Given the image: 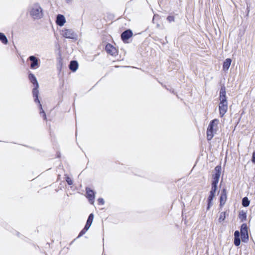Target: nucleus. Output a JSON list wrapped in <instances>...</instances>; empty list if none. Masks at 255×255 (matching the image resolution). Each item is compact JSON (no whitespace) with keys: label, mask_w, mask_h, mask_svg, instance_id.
<instances>
[{"label":"nucleus","mask_w":255,"mask_h":255,"mask_svg":"<svg viewBox=\"0 0 255 255\" xmlns=\"http://www.w3.org/2000/svg\"><path fill=\"white\" fill-rule=\"evenodd\" d=\"M226 94L225 87H222L220 91V102L219 104V111L221 117H223L228 110V103Z\"/></svg>","instance_id":"obj_1"},{"label":"nucleus","mask_w":255,"mask_h":255,"mask_svg":"<svg viewBox=\"0 0 255 255\" xmlns=\"http://www.w3.org/2000/svg\"><path fill=\"white\" fill-rule=\"evenodd\" d=\"M219 122L218 120L214 119L210 123L207 130V138L208 140H211L216 133L218 129Z\"/></svg>","instance_id":"obj_2"},{"label":"nucleus","mask_w":255,"mask_h":255,"mask_svg":"<svg viewBox=\"0 0 255 255\" xmlns=\"http://www.w3.org/2000/svg\"><path fill=\"white\" fill-rule=\"evenodd\" d=\"M38 88V84L35 78L33 76V95L36 96V99L34 100L35 102L39 106V109L40 110V113H43V117L45 119H46V115L44 113L43 110L42 108V105L40 103L39 100L38 99V91H37V89Z\"/></svg>","instance_id":"obj_3"},{"label":"nucleus","mask_w":255,"mask_h":255,"mask_svg":"<svg viewBox=\"0 0 255 255\" xmlns=\"http://www.w3.org/2000/svg\"><path fill=\"white\" fill-rule=\"evenodd\" d=\"M42 16L43 12L41 6L38 4H35L33 6V19H39Z\"/></svg>","instance_id":"obj_4"},{"label":"nucleus","mask_w":255,"mask_h":255,"mask_svg":"<svg viewBox=\"0 0 255 255\" xmlns=\"http://www.w3.org/2000/svg\"><path fill=\"white\" fill-rule=\"evenodd\" d=\"M241 235L242 240L246 243L249 240L248 229L246 224H243L241 227Z\"/></svg>","instance_id":"obj_5"},{"label":"nucleus","mask_w":255,"mask_h":255,"mask_svg":"<svg viewBox=\"0 0 255 255\" xmlns=\"http://www.w3.org/2000/svg\"><path fill=\"white\" fill-rule=\"evenodd\" d=\"M94 219V215L93 214H91L87 220L86 225L85 226L84 229L81 231L80 235L85 234V233L91 227Z\"/></svg>","instance_id":"obj_6"},{"label":"nucleus","mask_w":255,"mask_h":255,"mask_svg":"<svg viewBox=\"0 0 255 255\" xmlns=\"http://www.w3.org/2000/svg\"><path fill=\"white\" fill-rule=\"evenodd\" d=\"M62 35L66 38L73 39L74 38L75 34L74 32L69 29H64L62 31Z\"/></svg>","instance_id":"obj_7"},{"label":"nucleus","mask_w":255,"mask_h":255,"mask_svg":"<svg viewBox=\"0 0 255 255\" xmlns=\"http://www.w3.org/2000/svg\"><path fill=\"white\" fill-rule=\"evenodd\" d=\"M106 50L107 52L112 55H114L117 54V50L111 44H108L106 46Z\"/></svg>","instance_id":"obj_8"},{"label":"nucleus","mask_w":255,"mask_h":255,"mask_svg":"<svg viewBox=\"0 0 255 255\" xmlns=\"http://www.w3.org/2000/svg\"><path fill=\"white\" fill-rule=\"evenodd\" d=\"M227 192L225 189H223L220 198V206H222L225 205L227 200Z\"/></svg>","instance_id":"obj_9"},{"label":"nucleus","mask_w":255,"mask_h":255,"mask_svg":"<svg viewBox=\"0 0 255 255\" xmlns=\"http://www.w3.org/2000/svg\"><path fill=\"white\" fill-rule=\"evenodd\" d=\"M87 197L89 199L90 202L93 204L94 202L95 194L92 190L90 189H86Z\"/></svg>","instance_id":"obj_10"},{"label":"nucleus","mask_w":255,"mask_h":255,"mask_svg":"<svg viewBox=\"0 0 255 255\" xmlns=\"http://www.w3.org/2000/svg\"><path fill=\"white\" fill-rule=\"evenodd\" d=\"M56 22L57 25L62 26L66 23V19L63 15L58 14L57 16Z\"/></svg>","instance_id":"obj_11"},{"label":"nucleus","mask_w":255,"mask_h":255,"mask_svg":"<svg viewBox=\"0 0 255 255\" xmlns=\"http://www.w3.org/2000/svg\"><path fill=\"white\" fill-rule=\"evenodd\" d=\"M232 62V60L230 58L226 59L224 62L223 65V70L224 71H227L229 70Z\"/></svg>","instance_id":"obj_12"},{"label":"nucleus","mask_w":255,"mask_h":255,"mask_svg":"<svg viewBox=\"0 0 255 255\" xmlns=\"http://www.w3.org/2000/svg\"><path fill=\"white\" fill-rule=\"evenodd\" d=\"M132 35V33L131 31L127 30V31H124L122 33L121 36H122V39L124 41H125V40L129 39L130 37H131Z\"/></svg>","instance_id":"obj_13"},{"label":"nucleus","mask_w":255,"mask_h":255,"mask_svg":"<svg viewBox=\"0 0 255 255\" xmlns=\"http://www.w3.org/2000/svg\"><path fill=\"white\" fill-rule=\"evenodd\" d=\"M240 232L239 231H235V234H234V236H235L234 244L236 246H239L240 245L241 240L240 239Z\"/></svg>","instance_id":"obj_14"},{"label":"nucleus","mask_w":255,"mask_h":255,"mask_svg":"<svg viewBox=\"0 0 255 255\" xmlns=\"http://www.w3.org/2000/svg\"><path fill=\"white\" fill-rule=\"evenodd\" d=\"M221 172V167L220 166H217L215 168V173L213 175V178L218 179L219 180Z\"/></svg>","instance_id":"obj_15"},{"label":"nucleus","mask_w":255,"mask_h":255,"mask_svg":"<svg viewBox=\"0 0 255 255\" xmlns=\"http://www.w3.org/2000/svg\"><path fill=\"white\" fill-rule=\"evenodd\" d=\"M0 41L4 45L8 43V41L5 34L2 32H0Z\"/></svg>","instance_id":"obj_16"},{"label":"nucleus","mask_w":255,"mask_h":255,"mask_svg":"<svg viewBox=\"0 0 255 255\" xmlns=\"http://www.w3.org/2000/svg\"><path fill=\"white\" fill-rule=\"evenodd\" d=\"M78 67V64L75 61H72L70 62L69 68L73 71H76Z\"/></svg>","instance_id":"obj_17"},{"label":"nucleus","mask_w":255,"mask_h":255,"mask_svg":"<svg viewBox=\"0 0 255 255\" xmlns=\"http://www.w3.org/2000/svg\"><path fill=\"white\" fill-rule=\"evenodd\" d=\"M215 195L210 194L208 198V204L207 206V210H209L210 209V207L212 206V200L215 197Z\"/></svg>","instance_id":"obj_18"},{"label":"nucleus","mask_w":255,"mask_h":255,"mask_svg":"<svg viewBox=\"0 0 255 255\" xmlns=\"http://www.w3.org/2000/svg\"><path fill=\"white\" fill-rule=\"evenodd\" d=\"M14 233H15V235L18 236L19 238H21V239L24 240L25 242H28V240H29L26 237H24L22 235H21L19 232L14 231Z\"/></svg>","instance_id":"obj_19"},{"label":"nucleus","mask_w":255,"mask_h":255,"mask_svg":"<svg viewBox=\"0 0 255 255\" xmlns=\"http://www.w3.org/2000/svg\"><path fill=\"white\" fill-rule=\"evenodd\" d=\"M250 201L247 197H244L242 201L243 206L244 207H248L250 205Z\"/></svg>","instance_id":"obj_20"},{"label":"nucleus","mask_w":255,"mask_h":255,"mask_svg":"<svg viewBox=\"0 0 255 255\" xmlns=\"http://www.w3.org/2000/svg\"><path fill=\"white\" fill-rule=\"evenodd\" d=\"M36 67V68L38 67V60L33 56V68Z\"/></svg>","instance_id":"obj_21"},{"label":"nucleus","mask_w":255,"mask_h":255,"mask_svg":"<svg viewBox=\"0 0 255 255\" xmlns=\"http://www.w3.org/2000/svg\"><path fill=\"white\" fill-rule=\"evenodd\" d=\"M26 15L27 17L29 16L30 18H32V6L30 5H29L27 8Z\"/></svg>","instance_id":"obj_22"},{"label":"nucleus","mask_w":255,"mask_h":255,"mask_svg":"<svg viewBox=\"0 0 255 255\" xmlns=\"http://www.w3.org/2000/svg\"><path fill=\"white\" fill-rule=\"evenodd\" d=\"M217 189V187L212 186L211 190L210 192V194L215 195Z\"/></svg>","instance_id":"obj_23"},{"label":"nucleus","mask_w":255,"mask_h":255,"mask_svg":"<svg viewBox=\"0 0 255 255\" xmlns=\"http://www.w3.org/2000/svg\"><path fill=\"white\" fill-rule=\"evenodd\" d=\"M219 180L218 179H215L213 178L212 186L217 187V184L219 182Z\"/></svg>","instance_id":"obj_24"},{"label":"nucleus","mask_w":255,"mask_h":255,"mask_svg":"<svg viewBox=\"0 0 255 255\" xmlns=\"http://www.w3.org/2000/svg\"><path fill=\"white\" fill-rule=\"evenodd\" d=\"M28 78L29 80L30 83H32V72L28 70Z\"/></svg>","instance_id":"obj_25"},{"label":"nucleus","mask_w":255,"mask_h":255,"mask_svg":"<svg viewBox=\"0 0 255 255\" xmlns=\"http://www.w3.org/2000/svg\"><path fill=\"white\" fill-rule=\"evenodd\" d=\"M32 59H33V57H32V55H30L28 58V61L32 62ZM29 67L30 69H32V62H31L29 64Z\"/></svg>","instance_id":"obj_26"},{"label":"nucleus","mask_w":255,"mask_h":255,"mask_svg":"<svg viewBox=\"0 0 255 255\" xmlns=\"http://www.w3.org/2000/svg\"><path fill=\"white\" fill-rule=\"evenodd\" d=\"M32 59H33V57H32V55H30L28 58V61L32 62ZM29 67L30 69H32V62H31L29 64Z\"/></svg>","instance_id":"obj_27"},{"label":"nucleus","mask_w":255,"mask_h":255,"mask_svg":"<svg viewBox=\"0 0 255 255\" xmlns=\"http://www.w3.org/2000/svg\"><path fill=\"white\" fill-rule=\"evenodd\" d=\"M17 55L19 56L21 58V64H24L25 63V61L23 58V56H21L20 54L19 53H17Z\"/></svg>","instance_id":"obj_28"},{"label":"nucleus","mask_w":255,"mask_h":255,"mask_svg":"<svg viewBox=\"0 0 255 255\" xmlns=\"http://www.w3.org/2000/svg\"><path fill=\"white\" fill-rule=\"evenodd\" d=\"M66 181L69 185H72L73 184V181L69 177H67L66 179Z\"/></svg>","instance_id":"obj_29"},{"label":"nucleus","mask_w":255,"mask_h":255,"mask_svg":"<svg viewBox=\"0 0 255 255\" xmlns=\"http://www.w3.org/2000/svg\"><path fill=\"white\" fill-rule=\"evenodd\" d=\"M167 19L169 21V22H172V21H174V17L172 16H169L167 18Z\"/></svg>","instance_id":"obj_30"},{"label":"nucleus","mask_w":255,"mask_h":255,"mask_svg":"<svg viewBox=\"0 0 255 255\" xmlns=\"http://www.w3.org/2000/svg\"><path fill=\"white\" fill-rule=\"evenodd\" d=\"M99 204L103 205L104 204V201L102 198H99L98 200Z\"/></svg>","instance_id":"obj_31"},{"label":"nucleus","mask_w":255,"mask_h":255,"mask_svg":"<svg viewBox=\"0 0 255 255\" xmlns=\"http://www.w3.org/2000/svg\"><path fill=\"white\" fill-rule=\"evenodd\" d=\"M252 162L255 163V152L253 154Z\"/></svg>","instance_id":"obj_32"},{"label":"nucleus","mask_w":255,"mask_h":255,"mask_svg":"<svg viewBox=\"0 0 255 255\" xmlns=\"http://www.w3.org/2000/svg\"><path fill=\"white\" fill-rule=\"evenodd\" d=\"M67 1H70L71 0H67Z\"/></svg>","instance_id":"obj_33"},{"label":"nucleus","mask_w":255,"mask_h":255,"mask_svg":"<svg viewBox=\"0 0 255 255\" xmlns=\"http://www.w3.org/2000/svg\"><path fill=\"white\" fill-rule=\"evenodd\" d=\"M0 142H1V141L0 140Z\"/></svg>","instance_id":"obj_34"}]
</instances>
